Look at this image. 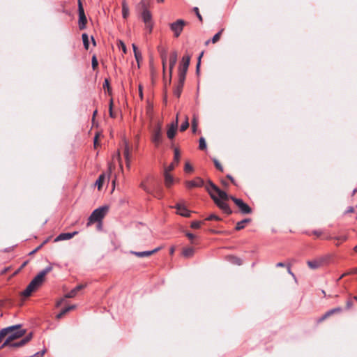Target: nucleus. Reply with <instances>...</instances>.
I'll use <instances>...</instances> for the list:
<instances>
[{
  "label": "nucleus",
  "instance_id": "obj_1",
  "mask_svg": "<svg viewBox=\"0 0 357 357\" xmlns=\"http://www.w3.org/2000/svg\"><path fill=\"white\" fill-rule=\"evenodd\" d=\"M206 189L208 192L210 194L211 198L214 200L215 204L226 213L230 214L231 213V211L229 207L228 204L225 202L220 200L218 197L215 195L216 193L220 199L222 200H227L229 198L231 199V197H229L228 195L225 192L221 190L219 188H218L211 181H208V185L206 186Z\"/></svg>",
  "mask_w": 357,
  "mask_h": 357
},
{
  "label": "nucleus",
  "instance_id": "obj_2",
  "mask_svg": "<svg viewBox=\"0 0 357 357\" xmlns=\"http://www.w3.org/2000/svg\"><path fill=\"white\" fill-rule=\"evenodd\" d=\"M13 326H16L15 328L9 331L8 335V337L6 341L3 343L0 348H3L10 344V342H13L14 340L20 338L24 336L26 333V331L24 329L21 328V325H14Z\"/></svg>",
  "mask_w": 357,
  "mask_h": 357
},
{
  "label": "nucleus",
  "instance_id": "obj_3",
  "mask_svg": "<svg viewBox=\"0 0 357 357\" xmlns=\"http://www.w3.org/2000/svg\"><path fill=\"white\" fill-rule=\"evenodd\" d=\"M43 282L44 280L38 274H37V275L33 278V279L30 282L26 288L22 292V296L24 297L31 296V293L36 291L39 287H40Z\"/></svg>",
  "mask_w": 357,
  "mask_h": 357
},
{
  "label": "nucleus",
  "instance_id": "obj_4",
  "mask_svg": "<svg viewBox=\"0 0 357 357\" xmlns=\"http://www.w3.org/2000/svg\"><path fill=\"white\" fill-rule=\"evenodd\" d=\"M109 207L107 206H102L95 209L89 218V222H100L107 213Z\"/></svg>",
  "mask_w": 357,
  "mask_h": 357
},
{
  "label": "nucleus",
  "instance_id": "obj_5",
  "mask_svg": "<svg viewBox=\"0 0 357 357\" xmlns=\"http://www.w3.org/2000/svg\"><path fill=\"white\" fill-rule=\"evenodd\" d=\"M190 57L189 56H185L182 59V62L181 66L179 67V82L181 84H183L185 75L188 69V66L190 64Z\"/></svg>",
  "mask_w": 357,
  "mask_h": 357
},
{
  "label": "nucleus",
  "instance_id": "obj_6",
  "mask_svg": "<svg viewBox=\"0 0 357 357\" xmlns=\"http://www.w3.org/2000/svg\"><path fill=\"white\" fill-rule=\"evenodd\" d=\"M185 24V22L183 20H178L170 24V29L174 32L175 37H178L180 36Z\"/></svg>",
  "mask_w": 357,
  "mask_h": 357
},
{
  "label": "nucleus",
  "instance_id": "obj_7",
  "mask_svg": "<svg viewBox=\"0 0 357 357\" xmlns=\"http://www.w3.org/2000/svg\"><path fill=\"white\" fill-rule=\"evenodd\" d=\"M231 199H232L243 214H249L252 212L251 208L247 204L243 202L242 199L232 196H231Z\"/></svg>",
  "mask_w": 357,
  "mask_h": 357
},
{
  "label": "nucleus",
  "instance_id": "obj_8",
  "mask_svg": "<svg viewBox=\"0 0 357 357\" xmlns=\"http://www.w3.org/2000/svg\"><path fill=\"white\" fill-rule=\"evenodd\" d=\"M151 140L155 146H158L162 142V127L160 124H158L153 129Z\"/></svg>",
  "mask_w": 357,
  "mask_h": 357
},
{
  "label": "nucleus",
  "instance_id": "obj_9",
  "mask_svg": "<svg viewBox=\"0 0 357 357\" xmlns=\"http://www.w3.org/2000/svg\"><path fill=\"white\" fill-rule=\"evenodd\" d=\"M79 12V26L80 29H84L86 23V17L84 13V8L80 0L78 1Z\"/></svg>",
  "mask_w": 357,
  "mask_h": 357
},
{
  "label": "nucleus",
  "instance_id": "obj_10",
  "mask_svg": "<svg viewBox=\"0 0 357 357\" xmlns=\"http://www.w3.org/2000/svg\"><path fill=\"white\" fill-rule=\"evenodd\" d=\"M174 164L172 163L165 169V183L167 187H170L174 183V178L169 174V172L174 169Z\"/></svg>",
  "mask_w": 357,
  "mask_h": 357
},
{
  "label": "nucleus",
  "instance_id": "obj_11",
  "mask_svg": "<svg viewBox=\"0 0 357 357\" xmlns=\"http://www.w3.org/2000/svg\"><path fill=\"white\" fill-rule=\"evenodd\" d=\"M31 337H32V333H29L20 341H17L15 342H10V344L8 346H10L11 347H22L24 344H26L28 342H29L31 340Z\"/></svg>",
  "mask_w": 357,
  "mask_h": 357
},
{
  "label": "nucleus",
  "instance_id": "obj_12",
  "mask_svg": "<svg viewBox=\"0 0 357 357\" xmlns=\"http://www.w3.org/2000/svg\"><path fill=\"white\" fill-rule=\"evenodd\" d=\"M178 115H176V122H173L170 126L167 132V137L170 139H173L176 135L177 127H178Z\"/></svg>",
  "mask_w": 357,
  "mask_h": 357
},
{
  "label": "nucleus",
  "instance_id": "obj_13",
  "mask_svg": "<svg viewBox=\"0 0 357 357\" xmlns=\"http://www.w3.org/2000/svg\"><path fill=\"white\" fill-rule=\"evenodd\" d=\"M177 210V213L183 217H189L190 215V211L186 208V207L182 204H177L175 206Z\"/></svg>",
  "mask_w": 357,
  "mask_h": 357
},
{
  "label": "nucleus",
  "instance_id": "obj_14",
  "mask_svg": "<svg viewBox=\"0 0 357 357\" xmlns=\"http://www.w3.org/2000/svg\"><path fill=\"white\" fill-rule=\"evenodd\" d=\"M160 248H157L153 250L150 251H143V252H135V251H131L130 253L138 257H149L151 255L155 253L158 250H160Z\"/></svg>",
  "mask_w": 357,
  "mask_h": 357
},
{
  "label": "nucleus",
  "instance_id": "obj_15",
  "mask_svg": "<svg viewBox=\"0 0 357 357\" xmlns=\"http://www.w3.org/2000/svg\"><path fill=\"white\" fill-rule=\"evenodd\" d=\"M125 147H124V157L126 162V167L128 168L130 167V148L128 143L125 140L124 142Z\"/></svg>",
  "mask_w": 357,
  "mask_h": 357
},
{
  "label": "nucleus",
  "instance_id": "obj_16",
  "mask_svg": "<svg viewBox=\"0 0 357 357\" xmlns=\"http://www.w3.org/2000/svg\"><path fill=\"white\" fill-rule=\"evenodd\" d=\"M188 188L201 187L204 185V181L200 178H196L193 181H188L185 183Z\"/></svg>",
  "mask_w": 357,
  "mask_h": 357
},
{
  "label": "nucleus",
  "instance_id": "obj_17",
  "mask_svg": "<svg viewBox=\"0 0 357 357\" xmlns=\"http://www.w3.org/2000/svg\"><path fill=\"white\" fill-rule=\"evenodd\" d=\"M141 15L145 24L152 22L151 13L147 8H144Z\"/></svg>",
  "mask_w": 357,
  "mask_h": 357
},
{
  "label": "nucleus",
  "instance_id": "obj_18",
  "mask_svg": "<svg viewBox=\"0 0 357 357\" xmlns=\"http://www.w3.org/2000/svg\"><path fill=\"white\" fill-rule=\"evenodd\" d=\"M169 73H170V75H172V70H173V68L175 66V64L176 63V61H177V53L176 52H172V54H170V56H169Z\"/></svg>",
  "mask_w": 357,
  "mask_h": 357
},
{
  "label": "nucleus",
  "instance_id": "obj_19",
  "mask_svg": "<svg viewBox=\"0 0 357 357\" xmlns=\"http://www.w3.org/2000/svg\"><path fill=\"white\" fill-rule=\"evenodd\" d=\"M84 287V284H79L77 287H75L74 289H73L70 291H68V298H73L76 296L78 291L82 290Z\"/></svg>",
  "mask_w": 357,
  "mask_h": 357
},
{
  "label": "nucleus",
  "instance_id": "obj_20",
  "mask_svg": "<svg viewBox=\"0 0 357 357\" xmlns=\"http://www.w3.org/2000/svg\"><path fill=\"white\" fill-rule=\"evenodd\" d=\"M227 260L233 264L238 266L242 264V260L240 258L235 256H228Z\"/></svg>",
  "mask_w": 357,
  "mask_h": 357
},
{
  "label": "nucleus",
  "instance_id": "obj_21",
  "mask_svg": "<svg viewBox=\"0 0 357 357\" xmlns=\"http://www.w3.org/2000/svg\"><path fill=\"white\" fill-rule=\"evenodd\" d=\"M129 15V8L125 1L122 3V16L126 19Z\"/></svg>",
  "mask_w": 357,
  "mask_h": 357
},
{
  "label": "nucleus",
  "instance_id": "obj_22",
  "mask_svg": "<svg viewBox=\"0 0 357 357\" xmlns=\"http://www.w3.org/2000/svg\"><path fill=\"white\" fill-rule=\"evenodd\" d=\"M66 298H67V294H65L62 298H61L56 302L55 307L56 308H59L61 306L63 307L66 303L67 304V302L66 301Z\"/></svg>",
  "mask_w": 357,
  "mask_h": 357
},
{
  "label": "nucleus",
  "instance_id": "obj_23",
  "mask_svg": "<svg viewBox=\"0 0 357 357\" xmlns=\"http://www.w3.org/2000/svg\"><path fill=\"white\" fill-rule=\"evenodd\" d=\"M194 254V249L192 248H185L183 250V255L185 257H191Z\"/></svg>",
  "mask_w": 357,
  "mask_h": 357
},
{
  "label": "nucleus",
  "instance_id": "obj_24",
  "mask_svg": "<svg viewBox=\"0 0 357 357\" xmlns=\"http://www.w3.org/2000/svg\"><path fill=\"white\" fill-rule=\"evenodd\" d=\"M105 174H101L99 176V178H98V180L96 181L95 185L97 186L98 190L101 189V188L102 186V184H103V183L105 181Z\"/></svg>",
  "mask_w": 357,
  "mask_h": 357
},
{
  "label": "nucleus",
  "instance_id": "obj_25",
  "mask_svg": "<svg viewBox=\"0 0 357 357\" xmlns=\"http://www.w3.org/2000/svg\"><path fill=\"white\" fill-rule=\"evenodd\" d=\"M16 326H9V327H7V328H4L3 329H1L0 331V342L1 341V340L6 336L7 335V334L8 333L9 331L15 328Z\"/></svg>",
  "mask_w": 357,
  "mask_h": 357
},
{
  "label": "nucleus",
  "instance_id": "obj_26",
  "mask_svg": "<svg viewBox=\"0 0 357 357\" xmlns=\"http://www.w3.org/2000/svg\"><path fill=\"white\" fill-rule=\"evenodd\" d=\"M250 222V219H249V218H246V219H244V220L238 222L236 224V229L240 230V229H243L245 227V224L248 222Z\"/></svg>",
  "mask_w": 357,
  "mask_h": 357
},
{
  "label": "nucleus",
  "instance_id": "obj_27",
  "mask_svg": "<svg viewBox=\"0 0 357 357\" xmlns=\"http://www.w3.org/2000/svg\"><path fill=\"white\" fill-rule=\"evenodd\" d=\"M52 270V266H47L45 269L42 270L38 274L45 280V275Z\"/></svg>",
  "mask_w": 357,
  "mask_h": 357
},
{
  "label": "nucleus",
  "instance_id": "obj_28",
  "mask_svg": "<svg viewBox=\"0 0 357 357\" xmlns=\"http://www.w3.org/2000/svg\"><path fill=\"white\" fill-rule=\"evenodd\" d=\"M66 314H67V304L66 303L64 305L63 307H62L61 311L56 315V319L59 320V319H61Z\"/></svg>",
  "mask_w": 357,
  "mask_h": 357
},
{
  "label": "nucleus",
  "instance_id": "obj_29",
  "mask_svg": "<svg viewBox=\"0 0 357 357\" xmlns=\"http://www.w3.org/2000/svg\"><path fill=\"white\" fill-rule=\"evenodd\" d=\"M83 44L86 50L89 49V36L86 33H83L82 36Z\"/></svg>",
  "mask_w": 357,
  "mask_h": 357
},
{
  "label": "nucleus",
  "instance_id": "obj_30",
  "mask_svg": "<svg viewBox=\"0 0 357 357\" xmlns=\"http://www.w3.org/2000/svg\"><path fill=\"white\" fill-rule=\"evenodd\" d=\"M307 265L309 266L310 268H311L312 269H315L319 266L320 263L315 260L314 261H308Z\"/></svg>",
  "mask_w": 357,
  "mask_h": 357
},
{
  "label": "nucleus",
  "instance_id": "obj_31",
  "mask_svg": "<svg viewBox=\"0 0 357 357\" xmlns=\"http://www.w3.org/2000/svg\"><path fill=\"white\" fill-rule=\"evenodd\" d=\"M65 240H67V233L66 232H63V233H61V234H59L57 237H56L54 238V242H58V241H65Z\"/></svg>",
  "mask_w": 357,
  "mask_h": 357
},
{
  "label": "nucleus",
  "instance_id": "obj_32",
  "mask_svg": "<svg viewBox=\"0 0 357 357\" xmlns=\"http://www.w3.org/2000/svg\"><path fill=\"white\" fill-rule=\"evenodd\" d=\"M199 148L201 149V150H204L206 148V140L204 137H200L199 139Z\"/></svg>",
  "mask_w": 357,
  "mask_h": 357
},
{
  "label": "nucleus",
  "instance_id": "obj_33",
  "mask_svg": "<svg viewBox=\"0 0 357 357\" xmlns=\"http://www.w3.org/2000/svg\"><path fill=\"white\" fill-rule=\"evenodd\" d=\"M183 84H181V82H179V84H178V86L174 89V93L177 97H179L181 93V90H182V88H183Z\"/></svg>",
  "mask_w": 357,
  "mask_h": 357
},
{
  "label": "nucleus",
  "instance_id": "obj_34",
  "mask_svg": "<svg viewBox=\"0 0 357 357\" xmlns=\"http://www.w3.org/2000/svg\"><path fill=\"white\" fill-rule=\"evenodd\" d=\"M189 126L188 118L185 116V121L181 124L180 127L181 131H185Z\"/></svg>",
  "mask_w": 357,
  "mask_h": 357
},
{
  "label": "nucleus",
  "instance_id": "obj_35",
  "mask_svg": "<svg viewBox=\"0 0 357 357\" xmlns=\"http://www.w3.org/2000/svg\"><path fill=\"white\" fill-rule=\"evenodd\" d=\"M161 59H162V66H163V70L165 71V65H166V62H167V54H166V52L165 50H163L162 52H161Z\"/></svg>",
  "mask_w": 357,
  "mask_h": 357
},
{
  "label": "nucleus",
  "instance_id": "obj_36",
  "mask_svg": "<svg viewBox=\"0 0 357 357\" xmlns=\"http://www.w3.org/2000/svg\"><path fill=\"white\" fill-rule=\"evenodd\" d=\"M222 31L223 30H221L220 31H219L218 33H217L216 34H215L213 36V37L211 39V42L213 43H215L216 42H218L219 40L220 35H221V33H222Z\"/></svg>",
  "mask_w": 357,
  "mask_h": 357
},
{
  "label": "nucleus",
  "instance_id": "obj_37",
  "mask_svg": "<svg viewBox=\"0 0 357 357\" xmlns=\"http://www.w3.org/2000/svg\"><path fill=\"white\" fill-rule=\"evenodd\" d=\"M91 65H92V68H93V70H95L97 68L98 65V60H97L96 56L95 55H93V57H92Z\"/></svg>",
  "mask_w": 357,
  "mask_h": 357
},
{
  "label": "nucleus",
  "instance_id": "obj_38",
  "mask_svg": "<svg viewBox=\"0 0 357 357\" xmlns=\"http://www.w3.org/2000/svg\"><path fill=\"white\" fill-rule=\"evenodd\" d=\"M179 158H180L179 151L177 149H174V161L176 163H178V161H179Z\"/></svg>",
  "mask_w": 357,
  "mask_h": 357
},
{
  "label": "nucleus",
  "instance_id": "obj_39",
  "mask_svg": "<svg viewBox=\"0 0 357 357\" xmlns=\"http://www.w3.org/2000/svg\"><path fill=\"white\" fill-rule=\"evenodd\" d=\"M197 128V121L196 118L194 117L192 119V129L193 132H196Z\"/></svg>",
  "mask_w": 357,
  "mask_h": 357
},
{
  "label": "nucleus",
  "instance_id": "obj_40",
  "mask_svg": "<svg viewBox=\"0 0 357 357\" xmlns=\"http://www.w3.org/2000/svg\"><path fill=\"white\" fill-rule=\"evenodd\" d=\"M213 162H214V165H215V167H216L217 169H218L219 170H220V171H222H222H223V167H222V166L221 165V164L218 162V160H216V159H214V160H213Z\"/></svg>",
  "mask_w": 357,
  "mask_h": 357
},
{
  "label": "nucleus",
  "instance_id": "obj_41",
  "mask_svg": "<svg viewBox=\"0 0 357 357\" xmlns=\"http://www.w3.org/2000/svg\"><path fill=\"white\" fill-rule=\"evenodd\" d=\"M119 47L122 49L123 53H125V54L126 53V51H127L126 46L123 41L119 40Z\"/></svg>",
  "mask_w": 357,
  "mask_h": 357
},
{
  "label": "nucleus",
  "instance_id": "obj_42",
  "mask_svg": "<svg viewBox=\"0 0 357 357\" xmlns=\"http://www.w3.org/2000/svg\"><path fill=\"white\" fill-rule=\"evenodd\" d=\"M134 54H135V57L137 62L139 63V61L142 60V59L141 53L139 52L138 51H135V53Z\"/></svg>",
  "mask_w": 357,
  "mask_h": 357
},
{
  "label": "nucleus",
  "instance_id": "obj_43",
  "mask_svg": "<svg viewBox=\"0 0 357 357\" xmlns=\"http://www.w3.org/2000/svg\"><path fill=\"white\" fill-rule=\"evenodd\" d=\"M112 106H113V101L112 100H110V102H109V116L112 117V118H114L115 117V115L112 111Z\"/></svg>",
  "mask_w": 357,
  "mask_h": 357
},
{
  "label": "nucleus",
  "instance_id": "obj_44",
  "mask_svg": "<svg viewBox=\"0 0 357 357\" xmlns=\"http://www.w3.org/2000/svg\"><path fill=\"white\" fill-rule=\"evenodd\" d=\"M201 222L198 221H194L191 223V227L193 229H198L200 227Z\"/></svg>",
  "mask_w": 357,
  "mask_h": 357
},
{
  "label": "nucleus",
  "instance_id": "obj_45",
  "mask_svg": "<svg viewBox=\"0 0 357 357\" xmlns=\"http://www.w3.org/2000/svg\"><path fill=\"white\" fill-rule=\"evenodd\" d=\"M203 54H204V52H202L200 54L199 56L198 57V62H197V66H196L197 73H198L199 72V66H200L201 58L203 56Z\"/></svg>",
  "mask_w": 357,
  "mask_h": 357
},
{
  "label": "nucleus",
  "instance_id": "obj_46",
  "mask_svg": "<svg viewBox=\"0 0 357 357\" xmlns=\"http://www.w3.org/2000/svg\"><path fill=\"white\" fill-rule=\"evenodd\" d=\"M207 220H220V218L217 216L215 214H211L207 218H206Z\"/></svg>",
  "mask_w": 357,
  "mask_h": 357
},
{
  "label": "nucleus",
  "instance_id": "obj_47",
  "mask_svg": "<svg viewBox=\"0 0 357 357\" xmlns=\"http://www.w3.org/2000/svg\"><path fill=\"white\" fill-rule=\"evenodd\" d=\"M140 187L144 190L146 191V192L148 193H151V191L149 189V188L146 186V185L144 183V182H142L140 183Z\"/></svg>",
  "mask_w": 357,
  "mask_h": 357
},
{
  "label": "nucleus",
  "instance_id": "obj_48",
  "mask_svg": "<svg viewBox=\"0 0 357 357\" xmlns=\"http://www.w3.org/2000/svg\"><path fill=\"white\" fill-rule=\"evenodd\" d=\"M103 88L105 89H107L108 91H109V90H110L109 83V81H108L107 79H105V82H104V84H103Z\"/></svg>",
  "mask_w": 357,
  "mask_h": 357
},
{
  "label": "nucleus",
  "instance_id": "obj_49",
  "mask_svg": "<svg viewBox=\"0 0 357 357\" xmlns=\"http://www.w3.org/2000/svg\"><path fill=\"white\" fill-rule=\"evenodd\" d=\"M185 172H190L192 171V167L189 164V163H186L185 165Z\"/></svg>",
  "mask_w": 357,
  "mask_h": 357
},
{
  "label": "nucleus",
  "instance_id": "obj_50",
  "mask_svg": "<svg viewBox=\"0 0 357 357\" xmlns=\"http://www.w3.org/2000/svg\"><path fill=\"white\" fill-rule=\"evenodd\" d=\"M193 10H194V11L195 12V13H196V15H197V17L199 18V20L200 21H202V15H201L199 14V9H198V8H197V7H195V8H193Z\"/></svg>",
  "mask_w": 357,
  "mask_h": 357
},
{
  "label": "nucleus",
  "instance_id": "obj_51",
  "mask_svg": "<svg viewBox=\"0 0 357 357\" xmlns=\"http://www.w3.org/2000/svg\"><path fill=\"white\" fill-rule=\"evenodd\" d=\"M145 26H146V29H147L149 32L152 31V29H153V23H152V22H149L148 24H146Z\"/></svg>",
  "mask_w": 357,
  "mask_h": 357
},
{
  "label": "nucleus",
  "instance_id": "obj_52",
  "mask_svg": "<svg viewBox=\"0 0 357 357\" xmlns=\"http://www.w3.org/2000/svg\"><path fill=\"white\" fill-rule=\"evenodd\" d=\"M331 312H333V314H335V313H337V312H342V310L341 307H337L331 309Z\"/></svg>",
  "mask_w": 357,
  "mask_h": 357
},
{
  "label": "nucleus",
  "instance_id": "obj_53",
  "mask_svg": "<svg viewBox=\"0 0 357 357\" xmlns=\"http://www.w3.org/2000/svg\"><path fill=\"white\" fill-rule=\"evenodd\" d=\"M77 307L76 304H69L68 303V312L75 310Z\"/></svg>",
  "mask_w": 357,
  "mask_h": 357
},
{
  "label": "nucleus",
  "instance_id": "obj_54",
  "mask_svg": "<svg viewBox=\"0 0 357 357\" xmlns=\"http://www.w3.org/2000/svg\"><path fill=\"white\" fill-rule=\"evenodd\" d=\"M116 157H117V160H118V161L119 162L120 167H121V169H122L123 167H122L121 158L120 153L119 152L117 153V156Z\"/></svg>",
  "mask_w": 357,
  "mask_h": 357
},
{
  "label": "nucleus",
  "instance_id": "obj_55",
  "mask_svg": "<svg viewBox=\"0 0 357 357\" xmlns=\"http://www.w3.org/2000/svg\"><path fill=\"white\" fill-rule=\"evenodd\" d=\"M98 137H99V134H96V136L94 137L93 143H94L95 147H96V146L98 145Z\"/></svg>",
  "mask_w": 357,
  "mask_h": 357
},
{
  "label": "nucleus",
  "instance_id": "obj_56",
  "mask_svg": "<svg viewBox=\"0 0 357 357\" xmlns=\"http://www.w3.org/2000/svg\"><path fill=\"white\" fill-rule=\"evenodd\" d=\"M43 246V244L40 245L38 246L35 250H33L32 252H30V255H32L35 252H36L38 250H39Z\"/></svg>",
  "mask_w": 357,
  "mask_h": 357
},
{
  "label": "nucleus",
  "instance_id": "obj_57",
  "mask_svg": "<svg viewBox=\"0 0 357 357\" xmlns=\"http://www.w3.org/2000/svg\"><path fill=\"white\" fill-rule=\"evenodd\" d=\"M186 236L188 237L189 239L192 240L195 238V236L190 232L186 233Z\"/></svg>",
  "mask_w": 357,
  "mask_h": 357
},
{
  "label": "nucleus",
  "instance_id": "obj_58",
  "mask_svg": "<svg viewBox=\"0 0 357 357\" xmlns=\"http://www.w3.org/2000/svg\"><path fill=\"white\" fill-rule=\"evenodd\" d=\"M140 5L142 6V8L143 10H144V8H147L145 0H142L140 2Z\"/></svg>",
  "mask_w": 357,
  "mask_h": 357
},
{
  "label": "nucleus",
  "instance_id": "obj_59",
  "mask_svg": "<svg viewBox=\"0 0 357 357\" xmlns=\"http://www.w3.org/2000/svg\"><path fill=\"white\" fill-rule=\"evenodd\" d=\"M45 353V349H43L41 351L37 352L36 355H38L39 357H43Z\"/></svg>",
  "mask_w": 357,
  "mask_h": 357
},
{
  "label": "nucleus",
  "instance_id": "obj_60",
  "mask_svg": "<svg viewBox=\"0 0 357 357\" xmlns=\"http://www.w3.org/2000/svg\"><path fill=\"white\" fill-rule=\"evenodd\" d=\"M346 306L347 309H350L353 306V303L351 301H347Z\"/></svg>",
  "mask_w": 357,
  "mask_h": 357
},
{
  "label": "nucleus",
  "instance_id": "obj_61",
  "mask_svg": "<svg viewBox=\"0 0 357 357\" xmlns=\"http://www.w3.org/2000/svg\"><path fill=\"white\" fill-rule=\"evenodd\" d=\"M332 314H333V312H331V310H328V312H326L325 313V317H329L330 316H331Z\"/></svg>",
  "mask_w": 357,
  "mask_h": 357
},
{
  "label": "nucleus",
  "instance_id": "obj_62",
  "mask_svg": "<svg viewBox=\"0 0 357 357\" xmlns=\"http://www.w3.org/2000/svg\"><path fill=\"white\" fill-rule=\"evenodd\" d=\"M76 233L77 232H73V233L68 232V239L73 238L76 234Z\"/></svg>",
  "mask_w": 357,
  "mask_h": 357
},
{
  "label": "nucleus",
  "instance_id": "obj_63",
  "mask_svg": "<svg viewBox=\"0 0 357 357\" xmlns=\"http://www.w3.org/2000/svg\"><path fill=\"white\" fill-rule=\"evenodd\" d=\"M313 234L317 236H320L321 234V231H313Z\"/></svg>",
  "mask_w": 357,
  "mask_h": 357
},
{
  "label": "nucleus",
  "instance_id": "obj_64",
  "mask_svg": "<svg viewBox=\"0 0 357 357\" xmlns=\"http://www.w3.org/2000/svg\"><path fill=\"white\" fill-rule=\"evenodd\" d=\"M354 211V209L351 206L349 207L347 211V213H353Z\"/></svg>",
  "mask_w": 357,
  "mask_h": 357
}]
</instances>
